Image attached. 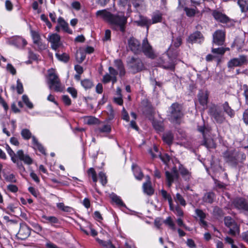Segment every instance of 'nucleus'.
<instances>
[{"instance_id": "f257e3e1", "label": "nucleus", "mask_w": 248, "mask_h": 248, "mask_svg": "<svg viewBox=\"0 0 248 248\" xmlns=\"http://www.w3.org/2000/svg\"><path fill=\"white\" fill-rule=\"evenodd\" d=\"M208 114L215 123L222 124L226 121L224 112L219 107L214 104H212L208 108Z\"/></svg>"}, {"instance_id": "f03ea898", "label": "nucleus", "mask_w": 248, "mask_h": 248, "mask_svg": "<svg viewBox=\"0 0 248 248\" xmlns=\"http://www.w3.org/2000/svg\"><path fill=\"white\" fill-rule=\"evenodd\" d=\"M109 23L115 30L120 31L124 33L125 31L127 17L124 15H113Z\"/></svg>"}, {"instance_id": "7ed1b4c3", "label": "nucleus", "mask_w": 248, "mask_h": 248, "mask_svg": "<svg viewBox=\"0 0 248 248\" xmlns=\"http://www.w3.org/2000/svg\"><path fill=\"white\" fill-rule=\"evenodd\" d=\"M223 157L227 162L236 164L239 160L245 159L246 155L235 150H228L224 153Z\"/></svg>"}, {"instance_id": "20e7f679", "label": "nucleus", "mask_w": 248, "mask_h": 248, "mask_svg": "<svg viewBox=\"0 0 248 248\" xmlns=\"http://www.w3.org/2000/svg\"><path fill=\"white\" fill-rule=\"evenodd\" d=\"M21 135L23 139L29 140L32 138L33 147L35 149H38L41 153L45 154V150L43 146L38 142L36 138L32 136V134L29 129L27 128L23 129L21 131Z\"/></svg>"}, {"instance_id": "39448f33", "label": "nucleus", "mask_w": 248, "mask_h": 248, "mask_svg": "<svg viewBox=\"0 0 248 248\" xmlns=\"http://www.w3.org/2000/svg\"><path fill=\"white\" fill-rule=\"evenodd\" d=\"M47 84L49 88L53 90L55 92H61L63 90V88L58 76L54 73L49 74Z\"/></svg>"}, {"instance_id": "423d86ee", "label": "nucleus", "mask_w": 248, "mask_h": 248, "mask_svg": "<svg viewBox=\"0 0 248 248\" xmlns=\"http://www.w3.org/2000/svg\"><path fill=\"white\" fill-rule=\"evenodd\" d=\"M170 120L173 123H178L183 117L181 106L177 103H173L170 108Z\"/></svg>"}, {"instance_id": "0eeeda50", "label": "nucleus", "mask_w": 248, "mask_h": 248, "mask_svg": "<svg viewBox=\"0 0 248 248\" xmlns=\"http://www.w3.org/2000/svg\"><path fill=\"white\" fill-rule=\"evenodd\" d=\"M128 64L131 72L134 74L141 71L144 68L143 64L139 58H131Z\"/></svg>"}, {"instance_id": "6e6552de", "label": "nucleus", "mask_w": 248, "mask_h": 248, "mask_svg": "<svg viewBox=\"0 0 248 248\" xmlns=\"http://www.w3.org/2000/svg\"><path fill=\"white\" fill-rule=\"evenodd\" d=\"M224 223L226 226L230 229L229 234L235 236L239 233V228L237 223L230 217H224Z\"/></svg>"}, {"instance_id": "1a4fd4ad", "label": "nucleus", "mask_w": 248, "mask_h": 248, "mask_svg": "<svg viewBox=\"0 0 248 248\" xmlns=\"http://www.w3.org/2000/svg\"><path fill=\"white\" fill-rule=\"evenodd\" d=\"M248 62L247 57L245 55H241L238 58L231 59L228 62L227 65L229 68L240 67L243 65L247 64Z\"/></svg>"}, {"instance_id": "9d476101", "label": "nucleus", "mask_w": 248, "mask_h": 248, "mask_svg": "<svg viewBox=\"0 0 248 248\" xmlns=\"http://www.w3.org/2000/svg\"><path fill=\"white\" fill-rule=\"evenodd\" d=\"M165 176L167 181V185L169 187H170L174 181L178 180L179 177V172L176 167H173L170 172L166 171L165 172Z\"/></svg>"}, {"instance_id": "9b49d317", "label": "nucleus", "mask_w": 248, "mask_h": 248, "mask_svg": "<svg viewBox=\"0 0 248 248\" xmlns=\"http://www.w3.org/2000/svg\"><path fill=\"white\" fill-rule=\"evenodd\" d=\"M142 111L146 117L151 119L154 112V108L151 103L147 99L141 101Z\"/></svg>"}, {"instance_id": "f8f14e48", "label": "nucleus", "mask_w": 248, "mask_h": 248, "mask_svg": "<svg viewBox=\"0 0 248 248\" xmlns=\"http://www.w3.org/2000/svg\"><path fill=\"white\" fill-rule=\"evenodd\" d=\"M142 50L147 57L151 59H154L155 57L152 47L149 44L147 38H144L142 41Z\"/></svg>"}, {"instance_id": "ddd939ff", "label": "nucleus", "mask_w": 248, "mask_h": 248, "mask_svg": "<svg viewBox=\"0 0 248 248\" xmlns=\"http://www.w3.org/2000/svg\"><path fill=\"white\" fill-rule=\"evenodd\" d=\"M225 40V32L223 31L218 30L213 35V43L218 46L223 45Z\"/></svg>"}, {"instance_id": "4468645a", "label": "nucleus", "mask_w": 248, "mask_h": 248, "mask_svg": "<svg viewBox=\"0 0 248 248\" xmlns=\"http://www.w3.org/2000/svg\"><path fill=\"white\" fill-rule=\"evenodd\" d=\"M233 204L238 210L248 212V201L242 198H236L233 200Z\"/></svg>"}, {"instance_id": "2eb2a0df", "label": "nucleus", "mask_w": 248, "mask_h": 248, "mask_svg": "<svg viewBox=\"0 0 248 248\" xmlns=\"http://www.w3.org/2000/svg\"><path fill=\"white\" fill-rule=\"evenodd\" d=\"M31 233L30 228L25 224H22L18 233L16 234L17 237L21 239L24 240L28 238Z\"/></svg>"}, {"instance_id": "dca6fc26", "label": "nucleus", "mask_w": 248, "mask_h": 248, "mask_svg": "<svg viewBox=\"0 0 248 248\" xmlns=\"http://www.w3.org/2000/svg\"><path fill=\"white\" fill-rule=\"evenodd\" d=\"M60 39L59 35L52 33L48 36L47 39L51 43L52 48L56 50L60 46Z\"/></svg>"}, {"instance_id": "f3484780", "label": "nucleus", "mask_w": 248, "mask_h": 248, "mask_svg": "<svg viewBox=\"0 0 248 248\" xmlns=\"http://www.w3.org/2000/svg\"><path fill=\"white\" fill-rule=\"evenodd\" d=\"M128 46L134 53H138L141 51L140 43L134 38L132 37L128 40Z\"/></svg>"}, {"instance_id": "a211bd4d", "label": "nucleus", "mask_w": 248, "mask_h": 248, "mask_svg": "<svg viewBox=\"0 0 248 248\" xmlns=\"http://www.w3.org/2000/svg\"><path fill=\"white\" fill-rule=\"evenodd\" d=\"M158 64L160 67L165 69L173 71L175 68V63L170 58H169L168 61H166V60L160 58Z\"/></svg>"}, {"instance_id": "6ab92c4d", "label": "nucleus", "mask_w": 248, "mask_h": 248, "mask_svg": "<svg viewBox=\"0 0 248 248\" xmlns=\"http://www.w3.org/2000/svg\"><path fill=\"white\" fill-rule=\"evenodd\" d=\"M212 15L216 20L222 23H227L230 21L228 16L218 11H214Z\"/></svg>"}, {"instance_id": "aec40b11", "label": "nucleus", "mask_w": 248, "mask_h": 248, "mask_svg": "<svg viewBox=\"0 0 248 248\" xmlns=\"http://www.w3.org/2000/svg\"><path fill=\"white\" fill-rule=\"evenodd\" d=\"M196 9L197 8L196 7L189 8L187 6H185L184 4H182L180 1H179V4L177 8L179 11L184 10L186 12V15L188 17H192L195 15Z\"/></svg>"}, {"instance_id": "412c9836", "label": "nucleus", "mask_w": 248, "mask_h": 248, "mask_svg": "<svg viewBox=\"0 0 248 248\" xmlns=\"http://www.w3.org/2000/svg\"><path fill=\"white\" fill-rule=\"evenodd\" d=\"M96 16L100 17L105 21L109 23L113 14L106 9L97 11L96 13Z\"/></svg>"}, {"instance_id": "4be33fe9", "label": "nucleus", "mask_w": 248, "mask_h": 248, "mask_svg": "<svg viewBox=\"0 0 248 248\" xmlns=\"http://www.w3.org/2000/svg\"><path fill=\"white\" fill-rule=\"evenodd\" d=\"M16 158H19L21 161H23L25 163L30 165L32 163V160L27 155H25L22 150H18L16 153Z\"/></svg>"}, {"instance_id": "5701e85b", "label": "nucleus", "mask_w": 248, "mask_h": 248, "mask_svg": "<svg viewBox=\"0 0 248 248\" xmlns=\"http://www.w3.org/2000/svg\"><path fill=\"white\" fill-rule=\"evenodd\" d=\"M135 23L139 26L146 27L148 31L149 26L151 25V20L146 17L140 16V19L138 20L135 21Z\"/></svg>"}, {"instance_id": "b1692460", "label": "nucleus", "mask_w": 248, "mask_h": 248, "mask_svg": "<svg viewBox=\"0 0 248 248\" xmlns=\"http://www.w3.org/2000/svg\"><path fill=\"white\" fill-rule=\"evenodd\" d=\"M148 180L143 184V190L144 193L149 196H151L154 193V189L151 185L150 177L148 176Z\"/></svg>"}, {"instance_id": "393cba45", "label": "nucleus", "mask_w": 248, "mask_h": 248, "mask_svg": "<svg viewBox=\"0 0 248 248\" xmlns=\"http://www.w3.org/2000/svg\"><path fill=\"white\" fill-rule=\"evenodd\" d=\"M203 36L200 31H196L190 35L188 38V42L190 43H194L197 42H200L201 40L202 39Z\"/></svg>"}, {"instance_id": "a878e982", "label": "nucleus", "mask_w": 248, "mask_h": 248, "mask_svg": "<svg viewBox=\"0 0 248 248\" xmlns=\"http://www.w3.org/2000/svg\"><path fill=\"white\" fill-rule=\"evenodd\" d=\"M199 101L201 105L206 107L208 103V93L207 92H201L198 95Z\"/></svg>"}, {"instance_id": "bb28decb", "label": "nucleus", "mask_w": 248, "mask_h": 248, "mask_svg": "<svg viewBox=\"0 0 248 248\" xmlns=\"http://www.w3.org/2000/svg\"><path fill=\"white\" fill-rule=\"evenodd\" d=\"M58 23L59 25L62 29L64 31L69 34L72 33V31L69 29L68 24L64 20L62 17H60L58 18Z\"/></svg>"}, {"instance_id": "cd10ccee", "label": "nucleus", "mask_w": 248, "mask_h": 248, "mask_svg": "<svg viewBox=\"0 0 248 248\" xmlns=\"http://www.w3.org/2000/svg\"><path fill=\"white\" fill-rule=\"evenodd\" d=\"M162 19V14L159 11L154 12L152 16L151 25L161 22Z\"/></svg>"}, {"instance_id": "c85d7f7f", "label": "nucleus", "mask_w": 248, "mask_h": 248, "mask_svg": "<svg viewBox=\"0 0 248 248\" xmlns=\"http://www.w3.org/2000/svg\"><path fill=\"white\" fill-rule=\"evenodd\" d=\"M114 65L119 72L120 76H123L125 73L124 64L120 60H116L114 61Z\"/></svg>"}, {"instance_id": "c756f323", "label": "nucleus", "mask_w": 248, "mask_h": 248, "mask_svg": "<svg viewBox=\"0 0 248 248\" xmlns=\"http://www.w3.org/2000/svg\"><path fill=\"white\" fill-rule=\"evenodd\" d=\"M222 107L224 112H225L228 116L231 118L234 116L235 112L231 108L228 102H225L224 103H223Z\"/></svg>"}, {"instance_id": "7c9ffc66", "label": "nucleus", "mask_w": 248, "mask_h": 248, "mask_svg": "<svg viewBox=\"0 0 248 248\" xmlns=\"http://www.w3.org/2000/svg\"><path fill=\"white\" fill-rule=\"evenodd\" d=\"M215 197V194L212 192H209L206 193L202 198V200L204 202L212 203L214 202Z\"/></svg>"}, {"instance_id": "2f4dec72", "label": "nucleus", "mask_w": 248, "mask_h": 248, "mask_svg": "<svg viewBox=\"0 0 248 248\" xmlns=\"http://www.w3.org/2000/svg\"><path fill=\"white\" fill-rule=\"evenodd\" d=\"M162 138L164 142L168 144H170L173 140V136L171 132L169 131L163 134Z\"/></svg>"}, {"instance_id": "473e14b6", "label": "nucleus", "mask_w": 248, "mask_h": 248, "mask_svg": "<svg viewBox=\"0 0 248 248\" xmlns=\"http://www.w3.org/2000/svg\"><path fill=\"white\" fill-rule=\"evenodd\" d=\"M132 169L136 179L140 180H141L143 177V174L140 169L137 166L133 165Z\"/></svg>"}, {"instance_id": "72a5a7b5", "label": "nucleus", "mask_w": 248, "mask_h": 248, "mask_svg": "<svg viewBox=\"0 0 248 248\" xmlns=\"http://www.w3.org/2000/svg\"><path fill=\"white\" fill-rule=\"evenodd\" d=\"M179 170L180 174L186 180H188L190 178V172L187 169L184 168L183 165H180Z\"/></svg>"}, {"instance_id": "f704fd0d", "label": "nucleus", "mask_w": 248, "mask_h": 248, "mask_svg": "<svg viewBox=\"0 0 248 248\" xmlns=\"http://www.w3.org/2000/svg\"><path fill=\"white\" fill-rule=\"evenodd\" d=\"M204 138L203 145H204L207 148H214L216 147V144L213 139H206L205 137Z\"/></svg>"}, {"instance_id": "c9c22d12", "label": "nucleus", "mask_w": 248, "mask_h": 248, "mask_svg": "<svg viewBox=\"0 0 248 248\" xmlns=\"http://www.w3.org/2000/svg\"><path fill=\"white\" fill-rule=\"evenodd\" d=\"M237 3L242 12H245L248 10V0H238Z\"/></svg>"}, {"instance_id": "e433bc0d", "label": "nucleus", "mask_w": 248, "mask_h": 248, "mask_svg": "<svg viewBox=\"0 0 248 248\" xmlns=\"http://www.w3.org/2000/svg\"><path fill=\"white\" fill-rule=\"evenodd\" d=\"M42 218L45 219V222L46 223H50L51 224L58 223L59 222L58 219L54 216H46L44 215Z\"/></svg>"}, {"instance_id": "4c0bfd02", "label": "nucleus", "mask_w": 248, "mask_h": 248, "mask_svg": "<svg viewBox=\"0 0 248 248\" xmlns=\"http://www.w3.org/2000/svg\"><path fill=\"white\" fill-rule=\"evenodd\" d=\"M175 201L181 204L182 206H185L186 204V202L183 197L179 193H177L174 197Z\"/></svg>"}, {"instance_id": "58836bf2", "label": "nucleus", "mask_w": 248, "mask_h": 248, "mask_svg": "<svg viewBox=\"0 0 248 248\" xmlns=\"http://www.w3.org/2000/svg\"><path fill=\"white\" fill-rule=\"evenodd\" d=\"M6 149L7 153L10 156L12 161L14 163H16L17 161V159L16 158V154L15 153V152L12 150V149L8 144L6 145Z\"/></svg>"}, {"instance_id": "ea45409f", "label": "nucleus", "mask_w": 248, "mask_h": 248, "mask_svg": "<svg viewBox=\"0 0 248 248\" xmlns=\"http://www.w3.org/2000/svg\"><path fill=\"white\" fill-rule=\"evenodd\" d=\"M96 240L99 243V244L104 247V248H115L109 240L104 241L99 239V238H97Z\"/></svg>"}, {"instance_id": "a19ab883", "label": "nucleus", "mask_w": 248, "mask_h": 248, "mask_svg": "<svg viewBox=\"0 0 248 248\" xmlns=\"http://www.w3.org/2000/svg\"><path fill=\"white\" fill-rule=\"evenodd\" d=\"M110 197L112 201L115 202L118 205L121 206H125L124 204L123 203L121 198L117 195L112 193V194H111Z\"/></svg>"}, {"instance_id": "79ce46f5", "label": "nucleus", "mask_w": 248, "mask_h": 248, "mask_svg": "<svg viewBox=\"0 0 248 248\" xmlns=\"http://www.w3.org/2000/svg\"><path fill=\"white\" fill-rule=\"evenodd\" d=\"M198 130L202 133L203 138L206 136V135L209 132L210 129L209 127H206L204 124L198 126Z\"/></svg>"}, {"instance_id": "37998d69", "label": "nucleus", "mask_w": 248, "mask_h": 248, "mask_svg": "<svg viewBox=\"0 0 248 248\" xmlns=\"http://www.w3.org/2000/svg\"><path fill=\"white\" fill-rule=\"evenodd\" d=\"M76 57L78 62L81 63L85 59V52L82 51H77Z\"/></svg>"}, {"instance_id": "c03bdc74", "label": "nucleus", "mask_w": 248, "mask_h": 248, "mask_svg": "<svg viewBox=\"0 0 248 248\" xmlns=\"http://www.w3.org/2000/svg\"><path fill=\"white\" fill-rule=\"evenodd\" d=\"M3 177L6 181L16 183V180L15 176L12 173H3Z\"/></svg>"}, {"instance_id": "a18cd8bd", "label": "nucleus", "mask_w": 248, "mask_h": 248, "mask_svg": "<svg viewBox=\"0 0 248 248\" xmlns=\"http://www.w3.org/2000/svg\"><path fill=\"white\" fill-rule=\"evenodd\" d=\"M81 84L85 89H90L93 86V82L88 79H85L82 80Z\"/></svg>"}, {"instance_id": "49530a36", "label": "nucleus", "mask_w": 248, "mask_h": 248, "mask_svg": "<svg viewBox=\"0 0 248 248\" xmlns=\"http://www.w3.org/2000/svg\"><path fill=\"white\" fill-rule=\"evenodd\" d=\"M88 173L89 176L92 177L93 182L96 183L97 181V177L94 169L93 168H90L88 170Z\"/></svg>"}, {"instance_id": "de8ad7c7", "label": "nucleus", "mask_w": 248, "mask_h": 248, "mask_svg": "<svg viewBox=\"0 0 248 248\" xmlns=\"http://www.w3.org/2000/svg\"><path fill=\"white\" fill-rule=\"evenodd\" d=\"M229 50V48L219 47L217 48H212V52L214 54L223 55L226 50Z\"/></svg>"}, {"instance_id": "09e8293b", "label": "nucleus", "mask_w": 248, "mask_h": 248, "mask_svg": "<svg viewBox=\"0 0 248 248\" xmlns=\"http://www.w3.org/2000/svg\"><path fill=\"white\" fill-rule=\"evenodd\" d=\"M107 114L108 116V119L109 120H112L114 117V111L112 106L110 105H108L107 106Z\"/></svg>"}, {"instance_id": "8fccbe9b", "label": "nucleus", "mask_w": 248, "mask_h": 248, "mask_svg": "<svg viewBox=\"0 0 248 248\" xmlns=\"http://www.w3.org/2000/svg\"><path fill=\"white\" fill-rule=\"evenodd\" d=\"M100 182L103 186H105L107 183V178L106 174L101 171L98 174Z\"/></svg>"}, {"instance_id": "3c124183", "label": "nucleus", "mask_w": 248, "mask_h": 248, "mask_svg": "<svg viewBox=\"0 0 248 248\" xmlns=\"http://www.w3.org/2000/svg\"><path fill=\"white\" fill-rule=\"evenodd\" d=\"M86 123L88 124H96L99 123V120L93 116H89L86 118Z\"/></svg>"}, {"instance_id": "603ef678", "label": "nucleus", "mask_w": 248, "mask_h": 248, "mask_svg": "<svg viewBox=\"0 0 248 248\" xmlns=\"http://www.w3.org/2000/svg\"><path fill=\"white\" fill-rule=\"evenodd\" d=\"M56 56L58 59L64 62H67L69 59V56L66 53H63L62 54L56 53Z\"/></svg>"}, {"instance_id": "864d4df0", "label": "nucleus", "mask_w": 248, "mask_h": 248, "mask_svg": "<svg viewBox=\"0 0 248 248\" xmlns=\"http://www.w3.org/2000/svg\"><path fill=\"white\" fill-rule=\"evenodd\" d=\"M98 130L102 133H109L111 131V127L108 124H104L101 127H99Z\"/></svg>"}, {"instance_id": "5fc2aeb1", "label": "nucleus", "mask_w": 248, "mask_h": 248, "mask_svg": "<svg viewBox=\"0 0 248 248\" xmlns=\"http://www.w3.org/2000/svg\"><path fill=\"white\" fill-rule=\"evenodd\" d=\"M31 34L34 44L41 40V37L38 32L31 31Z\"/></svg>"}, {"instance_id": "6e6d98bb", "label": "nucleus", "mask_w": 248, "mask_h": 248, "mask_svg": "<svg viewBox=\"0 0 248 248\" xmlns=\"http://www.w3.org/2000/svg\"><path fill=\"white\" fill-rule=\"evenodd\" d=\"M22 98L23 101L29 108L31 109L33 108V105L32 103L30 101L28 97L26 95H23Z\"/></svg>"}, {"instance_id": "4d7b16f0", "label": "nucleus", "mask_w": 248, "mask_h": 248, "mask_svg": "<svg viewBox=\"0 0 248 248\" xmlns=\"http://www.w3.org/2000/svg\"><path fill=\"white\" fill-rule=\"evenodd\" d=\"M213 214L216 217H220L223 215V212L220 208L216 206L213 209Z\"/></svg>"}, {"instance_id": "13d9d810", "label": "nucleus", "mask_w": 248, "mask_h": 248, "mask_svg": "<svg viewBox=\"0 0 248 248\" xmlns=\"http://www.w3.org/2000/svg\"><path fill=\"white\" fill-rule=\"evenodd\" d=\"M161 193L163 198H164L165 200H167L169 202H171L172 200L171 196L168 194L166 190L162 189L161 190Z\"/></svg>"}, {"instance_id": "bf43d9fd", "label": "nucleus", "mask_w": 248, "mask_h": 248, "mask_svg": "<svg viewBox=\"0 0 248 248\" xmlns=\"http://www.w3.org/2000/svg\"><path fill=\"white\" fill-rule=\"evenodd\" d=\"M16 43L17 44L18 46H26L27 45L26 41L21 38V37H17L15 39Z\"/></svg>"}, {"instance_id": "052dcab7", "label": "nucleus", "mask_w": 248, "mask_h": 248, "mask_svg": "<svg viewBox=\"0 0 248 248\" xmlns=\"http://www.w3.org/2000/svg\"><path fill=\"white\" fill-rule=\"evenodd\" d=\"M16 89L18 94H22L23 93L24 90L23 85L19 79H17V85Z\"/></svg>"}, {"instance_id": "680f3d73", "label": "nucleus", "mask_w": 248, "mask_h": 248, "mask_svg": "<svg viewBox=\"0 0 248 248\" xmlns=\"http://www.w3.org/2000/svg\"><path fill=\"white\" fill-rule=\"evenodd\" d=\"M164 223L169 225L172 230H174L175 229V225L170 217H168L164 221Z\"/></svg>"}, {"instance_id": "e2e57ef3", "label": "nucleus", "mask_w": 248, "mask_h": 248, "mask_svg": "<svg viewBox=\"0 0 248 248\" xmlns=\"http://www.w3.org/2000/svg\"><path fill=\"white\" fill-rule=\"evenodd\" d=\"M195 213L200 220L204 219L206 217V214L202 210L197 209L195 210Z\"/></svg>"}, {"instance_id": "0e129e2a", "label": "nucleus", "mask_w": 248, "mask_h": 248, "mask_svg": "<svg viewBox=\"0 0 248 248\" xmlns=\"http://www.w3.org/2000/svg\"><path fill=\"white\" fill-rule=\"evenodd\" d=\"M57 207L65 212H69L70 211V207L67 206H65L64 203L62 202L58 203L57 204Z\"/></svg>"}, {"instance_id": "69168bd1", "label": "nucleus", "mask_w": 248, "mask_h": 248, "mask_svg": "<svg viewBox=\"0 0 248 248\" xmlns=\"http://www.w3.org/2000/svg\"><path fill=\"white\" fill-rule=\"evenodd\" d=\"M6 69L7 70L10 72L12 75H15L16 74V70L11 64H7Z\"/></svg>"}, {"instance_id": "338daca9", "label": "nucleus", "mask_w": 248, "mask_h": 248, "mask_svg": "<svg viewBox=\"0 0 248 248\" xmlns=\"http://www.w3.org/2000/svg\"><path fill=\"white\" fill-rule=\"evenodd\" d=\"M186 244L189 248H196V245L192 239H187Z\"/></svg>"}, {"instance_id": "774afa93", "label": "nucleus", "mask_w": 248, "mask_h": 248, "mask_svg": "<svg viewBox=\"0 0 248 248\" xmlns=\"http://www.w3.org/2000/svg\"><path fill=\"white\" fill-rule=\"evenodd\" d=\"M244 91L243 95L245 98V103L248 105V87L247 85L244 86Z\"/></svg>"}]
</instances>
